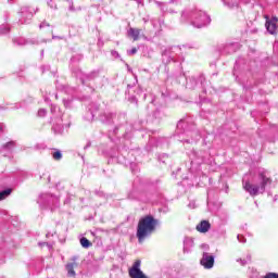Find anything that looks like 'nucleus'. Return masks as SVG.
Here are the masks:
<instances>
[{"instance_id":"c85d7f7f","label":"nucleus","mask_w":278,"mask_h":278,"mask_svg":"<svg viewBox=\"0 0 278 278\" xmlns=\"http://www.w3.org/2000/svg\"><path fill=\"white\" fill-rule=\"evenodd\" d=\"M127 53H128L129 55H136V53H138V49L132 48L131 50H128Z\"/></svg>"},{"instance_id":"dca6fc26","label":"nucleus","mask_w":278,"mask_h":278,"mask_svg":"<svg viewBox=\"0 0 278 278\" xmlns=\"http://www.w3.org/2000/svg\"><path fill=\"white\" fill-rule=\"evenodd\" d=\"M51 155L53 160H55V162H60V160H62V151L58 149H53V151L51 152Z\"/></svg>"},{"instance_id":"f257e3e1","label":"nucleus","mask_w":278,"mask_h":278,"mask_svg":"<svg viewBox=\"0 0 278 278\" xmlns=\"http://www.w3.org/2000/svg\"><path fill=\"white\" fill-rule=\"evenodd\" d=\"M254 184L249 180H243L242 186L245 192H249L250 197H257V194H264L266 187L273 184V178L268 175V170L258 169L257 176L253 179Z\"/></svg>"},{"instance_id":"6ab92c4d","label":"nucleus","mask_w":278,"mask_h":278,"mask_svg":"<svg viewBox=\"0 0 278 278\" xmlns=\"http://www.w3.org/2000/svg\"><path fill=\"white\" fill-rule=\"evenodd\" d=\"M10 194H12V189L0 191V201H3V199H8Z\"/></svg>"},{"instance_id":"f8f14e48","label":"nucleus","mask_w":278,"mask_h":278,"mask_svg":"<svg viewBox=\"0 0 278 278\" xmlns=\"http://www.w3.org/2000/svg\"><path fill=\"white\" fill-rule=\"evenodd\" d=\"M79 264L77 262H72L66 264V270H67V276L75 278V268H77Z\"/></svg>"},{"instance_id":"5701e85b","label":"nucleus","mask_w":278,"mask_h":278,"mask_svg":"<svg viewBox=\"0 0 278 278\" xmlns=\"http://www.w3.org/2000/svg\"><path fill=\"white\" fill-rule=\"evenodd\" d=\"M3 34H10V27L8 25L0 26V36H3Z\"/></svg>"},{"instance_id":"1a4fd4ad","label":"nucleus","mask_w":278,"mask_h":278,"mask_svg":"<svg viewBox=\"0 0 278 278\" xmlns=\"http://www.w3.org/2000/svg\"><path fill=\"white\" fill-rule=\"evenodd\" d=\"M210 227H212V225L210 224V222L207 220H202L200 224L197 225V231H199L200 233H207V231H210Z\"/></svg>"},{"instance_id":"423d86ee","label":"nucleus","mask_w":278,"mask_h":278,"mask_svg":"<svg viewBox=\"0 0 278 278\" xmlns=\"http://www.w3.org/2000/svg\"><path fill=\"white\" fill-rule=\"evenodd\" d=\"M34 14H36V11L34 10V8H29V7H23L21 9V15H22V20L21 23H28V21H31V18H34Z\"/></svg>"},{"instance_id":"393cba45","label":"nucleus","mask_w":278,"mask_h":278,"mask_svg":"<svg viewBox=\"0 0 278 278\" xmlns=\"http://www.w3.org/2000/svg\"><path fill=\"white\" fill-rule=\"evenodd\" d=\"M264 278H278V274L277 273H267Z\"/></svg>"},{"instance_id":"7c9ffc66","label":"nucleus","mask_w":278,"mask_h":278,"mask_svg":"<svg viewBox=\"0 0 278 278\" xmlns=\"http://www.w3.org/2000/svg\"><path fill=\"white\" fill-rule=\"evenodd\" d=\"M47 26H49V24H47L46 22H43V23L40 24L39 27H40V29H42V27H47Z\"/></svg>"},{"instance_id":"37998d69","label":"nucleus","mask_w":278,"mask_h":278,"mask_svg":"<svg viewBox=\"0 0 278 278\" xmlns=\"http://www.w3.org/2000/svg\"><path fill=\"white\" fill-rule=\"evenodd\" d=\"M186 142H190V140H187Z\"/></svg>"},{"instance_id":"c9c22d12","label":"nucleus","mask_w":278,"mask_h":278,"mask_svg":"<svg viewBox=\"0 0 278 278\" xmlns=\"http://www.w3.org/2000/svg\"><path fill=\"white\" fill-rule=\"evenodd\" d=\"M143 22H144V23H148V22H149V20H147V18H143Z\"/></svg>"},{"instance_id":"72a5a7b5","label":"nucleus","mask_w":278,"mask_h":278,"mask_svg":"<svg viewBox=\"0 0 278 278\" xmlns=\"http://www.w3.org/2000/svg\"><path fill=\"white\" fill-rule=\"evenodd\" d=\"M233 47H235L233 45H230L227 47V49H232V51H236V50H233Z\"/></svg>"},{"instance_id":"4be33fe9","label":"nucleus","mask_w":278,"mask_h":278,"mask_svg":"<svg viewBox=\"0 0 278 278\" xmlns=\"http://www.w3.org/2000/svg\"><path fill=\"white\" fill-rule=\"evenodd\" d=\"M187 135L192 137V142H197V140H199V138H201V135H199L198 131L187 132Z\"/></svg>"},{"instance_id":"4468645a","label":"nucleus","mask_w":278,"mask_h":278,"mask_svg":"<svg viewBox=\"0 0 278 278\" xmlns=\"http://www.w3.org/2000/svg\"><path fill=\"white\" fill-rule=\"evenodd\" d=\"M140 31L141 30L138 28H129L128 36H130V38L136 41L140 38Z\"/></svg>"},{"instance_id":"0eeeda50","label":"nucleus","mask_w":278,"mask_h":278,"mask_svg":"<svg viewBox=\"0 0 278 278\" xmlns=\"http://www.w3.org/2000/svg\"><path fill=\"white\" fill-rule=\"evenodd\" d=\"M266 18V23H265V27L267 29V31L271 35L277 34V23H278V18L277 17H273L271 20H268V16H265Z\"/></svg>"},{"instance_id":"9b49d317","label":"nucleus","mask_w":278,"mask_h":278,"mask_svg":"<svg viewBox=\"0 0 278 278\" xmlns=\"http://www.w3.org/2000/svg\"><path fill=\"white\" fill-rule=\"evenodd\" d=\"M192 247H194V240L192 238H185L184 240V253H190L192 251Z\"/></svg>"},{"instance_id":"412c9836","label":"nucleus","mask_w":278,"mask_h":278,"mask_svg":"<svg viewBox=\"0 0 278 278\" xmlns=\"http://www.w3.org/2000/svg\"><path fill=\"white\" fill-rule=\"evenodd\" d=\"M199 157H201V155H199V152H192V154L190 155V159L192 160L191 163L197 162V164H201Z\"/></svg>"},{"instance_id":"2eb2a0df","label":"nucleus","mask_w":278,"mask_h":278,"mask_svg":"<svg viewBox=\"0 0 278 278\" xmlns=\"http://www.w3.org/2000/svg\"><path fill=\"white\" fill-rule=\"evenodd\" d=\"M112 118H114V114L112 113H103L100 115L101 123H112Z\"/></svg>"},{"instance_id":"ddd939ff","label":"nucleus","mask_w":278,"mask_h":278,"mask_svg":"<svg viewBox=\"0 0 278 278\" xmlns=\"http://www.w3.org/2000/svg\"><path fill=\"white\" fill-rule=\"evenodd\" d=\"M152 26L154 28V34L157 36V34H160V31H162V21H157V20H152L151 21Z\"/></svg>"},{"instance_id":"58836bf2","label":"nucleus","mask_w":278,"mask_h":278,"mask_svg":"<svg viewBox=\"0 0 278 278\" xmlns=\"http://www.w3.org/2000/svg\"><path fill=\"white\" fill-rule=\"evenodd\" d=\"M41 55H45V50L41 51Z\"/></svg>"},{"instance_id":"cd10ccee","label":"nucleus","mask_w":278,"mask_h":278,"mask_svg":"<svg viewBox=\"0 0 278 278\" xmlns=\"http://www.w3.org/2000/svg\"><path fill=\"white\" fill-rule=\"evenodd\" d=\"M38 244H39V247H48V249L53 248V245H51V243H47V242H39Z\"/></svg>"},{"instance_id":"2f4dec72","label":"nucleus","mask_w":278,"mask_h":278,"mask_svg":"<svg viewBox=\"0 0 278 278\" xmlns=\"http://www.w3.org/2000/svg\"><path fill=\"white\" fill-rule=\"evenodd\" d=\"M181 127H184V122H179L177 125V129H181Z\"/></svg>"},{"instance_id":"39448f33","label":"nucleus","mask_w":278,"mask_h":278,"mask_svg":"<svg viewBox=\"0 0 278 278\" xmlns=\"http://www.w3.org/2000/svg\"><path fill=\"white\" fill-rule=\"evenodd\" d=\"M201 266H203V268H205L206 270H210L212 268H214V255L204 252L202 254V258L200 261Z\"/></svg>"},{"instance_id":"4c0bfd02","label":"nucleus","mask_w":278,"mask_h":278,"mask_svg":"<svg viewBox=\"0 0 278 278\" xmlns=\"http://www.w3.org/2000/svg\"><path fill=\"white\" fill-rule=\"evenodd\" d=\"M42 177H45V173L42 175H40V179H42Z\"/></svg>"},{"instance_id":"79ce46f5","label":"nucleus","mask_w":278,"mask_h":278,"mask_svg":"<svg viewBox=\"0 0 278 278\" xmlns=\"http://www.w3.org/2000/svg\"><path fill=\"white\" fill-rule=\"evenodd\" d=\"M55 99H58V94H55Z\"/></svg>"},{"instance_id":"ea45409f","label":"nucleus","mask_w":278,"mask_h":278,"mask_svg":"<svg viewBox=\"0 0 278 278\" xmlns=\"http://www.w3.org/2000/svg\"><path fill=\"white\" fill-rule=\"evenodd\" d=\"M48 181H51V177L50 176H48Z\"/></svg>"},{"instance_id":"e433bc0d","label":"nucleus","mask_w":278,"mask_h":278,"mask_svg":"<svg viewBox=\"0 0 278 278\" xmlns=\"http://www.w3.org/2000/svg\"><path fill=\"white\" fill-rule=\"evenodd\" d=\"M1 129H3V125L0 124V131H1Z\"/></svg>"},{"instance_id":"f3484780","label":"nucleus","mask_w":278,"mask_h":278,"mask_svg":"<svg viewBox=\"0 0 278 278\" xmlns=\"http://www.w3.org/2000/svg\"><path fill=\"white\" fill-rule=\"evenodd\" d=\"M80 244L83 249H90L91 243L86 237L80 238Z\"/></svg>"},{"instance_id":"9d476101","label":"nucleus","mask_w":278,"mask_h":278,"mask_svg":"<svg viewBox=\"0 0 278 278\" xmlns=\"http://www.w3.org/2000/svg\"><path fill=\"white\" fill-rule=\"evenodd\" d=\"M52 131L55 136H60V134H64V126L60 125V118H56L52 126Z\"/></svg>"},{"instance_id":"473e14b6","label":"nucleus","mask_w":278,"mask_h":278,"mask_svg":"<svg viewBox=\"0 0 278 278\" xmlns=\"http://www.w3.org/2000/svg\"><path fill=\"white\" fill-rule=\"evenodd\" d=\"M92 118H94V113L91 112V116L87 117V121H92Z\"/></svg>"},{"instance_id":"7ed1b4c3","label":"nucleus","mask_w":278,"mask_h":278,"mask_svg":"<svg viewBox=\"0 0 278 278\" xmlns=\"http://www.w3.org/2000/svg\"><path fill=\"white\" fill-rule=\"evenodd\" d=\"M182 21H191V25L193 27H197L198 29H201V27H206V25H210L211 18L208 17L207 13L199 10L194 11H185L181 14Z\"/></svg>"},{"instance_id":"c03bdc74","label":"nucleus","mask_w":278,"mask_h":278,"mask_svg":"<svg viewBox=\"0 0 278 278\" xmlns=\"http://www.w3.org/2000/svg\"><path fill=\"white\" fill-rule=\"evenodd\" d=\"M137 2H139V0H136Z\"/></svg>"},{"instance_id":"aec40b11","label":"nucleus","mask_w":278,"mask_h":278,"mask_svg":"<svg viewBox=\"0 0 278 278\" xmlns=\"http://www.w3.org/2000/svg\"><path fill=\"white\" fill-rule=\"evenodd\" d=\"M237 262L241 264V266H247V264L251 262V254H248L245 258H238Z\"/></svg>"},{"instance_id":"6e6552de","label":"nucleus","mask_w":278,"mask_h":278,"mask_svg":"<svg viewBox=\"0 0 278 278\" xmlns=\"http://www.w3.org/2000/svg\"><path fill=\"white\" fill-rule=\"evenodd\" d=\"M12 151H14V141H10L7 144L2 146L0 153H2L4 157H8V155H10Z\"/></svg>"},{"instance_id":"f704fd0d","label":"nucleus","mask_w":278,"mask_h":278,"mask_svg":"<svg viewBox=\"0 0 278 278\" xmlns=\"http://www.w3.org/2000/svg\"><path fill=\"white\" fill-rule=\"evenodd\" d=\"M112 55H118V52L112 51Z\"/></svg>"},{"instance_id":"c756f323","label":"nucleus","mask_w":278,"mask_h":278,"mask_svg":"<svg viewBox=\"0 0 278 278\" xmlns=\"http://www.w3.org/2000/svg\"><path fill=\"white\" fill-rule=\"evenodd\" d=\"M51 112H52V114H55V112H58V106L52 105L51 106Z\"/></svg>"},{"instance_id":"f03ea898","label":"nucleus","mask_w":278,"mask_h":278,"mask_svg":"<svg viewBox=\"0 0 278 278\" xmlns=\"http://www.w3.org/2000/svg\"><path fill=\"white\" fill-rule=\"evenodd\" d=\"M157 223L159 220L151 215H147L139 219L137 226V238L140 244H142V242H144V240H147V238H149L153 231H155Z\"/></svg>"},{"instance_id":"a211bd4d","label":"nucleus","mask_w":278,"mask_h":278,"mask_svg":"<svg viewBox=\"0 0 278 278\" xmlns=\"http://www.w3.org/2000/svg\"><path fill=\"white\" fill-rule=\"evenodd\" d=\"M225 5H228L229 8H238V0H223Z\"/></svg>"},{"instance_id":"a878e982","label":"nucleus","mask_w":278,"mask_h":278,"mask_svg":"<svg viewBox=\"0 0 278 278\" xmlns=\"http://www.w3.org/2000/svg\"><path fill=\"white\" fill-rule=\"evenodd\" d=\"M14 42H17V45L23 46V45H27L28 41L25 39H18V40L14 39Z\"/></svg>"},{"instance_id":"b1692460","label":"nucleus","mask_w":278,"mask_h":278,"mask_svg":"<svg viewBox=\"0 0 278 278\" xmlns=\"http://www.w3.org/2000/svg\"><path fill=\"white\" fill-rule=\"evenodd\" d=\"M38 116H39L40 118L47 116V110L40 109V110L38 111Z\"/></svg>"},{"instance_id":"bb28decb","label":"nucleus","mask_w":278,"mask_h":278,"mask_svg":"<svg viewBox=\"0 0 278 278\" xmlns=\"http://www.w3.org/2000/svg\"><path fill=\"white\" fill-rule=\"evenodd\" d=\"M237 239L239 240V242H241L242 244H244V242H247V238H244V236L242 235H238Z\"/></svg>"},{"instance_id":"20e7f679","label":"nucleus","mask_w":278,"mask_h":278,"mask_svg":"<svg viewBox=\"0 0 278 278\" xmlns=\"http://www.w3.org/2000/svg\"><path fill=\"white\" fill-rule=\"evenodd\" d=\"M37 202L39 203V205H54V207H58L60 199L49 193H42L41 195H39Z\"/></svg>"},{"instance_id":"a19ab883","label":"nucleus","mask_w":278,"mask_h":278,"mask_svg":"<svg viewBox=\"0 0 278 278\" xmlns=\"http://www.w3.org/2000/svg\"><path fill=\"white\" fill-rule=\"evenodd\" d=\"M278 195H275L274 200L277 201Z\"/></svg>"}]
</instances>
